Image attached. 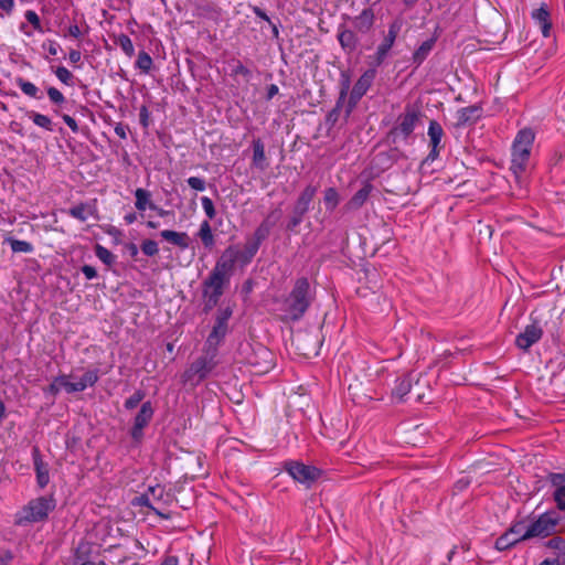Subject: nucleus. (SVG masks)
Instances as JSON below:
<instances>
[{"instance_id":"22","label":"nucleus","mask_w":565,"mask_h":565,"mask_svg":"<svg viewBox=\"0 0 565 565\" xmlns=\"http://www.w3.org/2000/svg\"><path fill=\"white\" fill-rule=\"evenodd\" d=\"M532 18L539 24V26H540V29L542 31V34L545 38L550 36V31H551L552 24H551V21H550V13H548V11L544 7H541V8H539V9L533 11Z\"/></svg>"},{"instance_id":"36","label":"nucleus","mask_w":565,"mask_h":565,"mask_svg":"<svg viewBox=\"0 0 565 565\" xmlns=\"http://www.w3.org/2000/svg\"><path fill=\"white\" fill-rule=\"evenodd\" d=\"M98 379L99 375L97 370H88L76 383L78 384V387H81V392H83L87 387L95 385Z\"/></svg>"},{"instance_id":"1","label":"nucleus","mask_w":565,"mask_h":565,"mask_svg":"<svg viewBox=\"0 0 565 565\" xmlns=\"http://www.w3.org/2000/svg\"><path fill=\"white\" fill-rule=\"evenodd\" d=\"M235 258L236 254L232 249H225L204 280L203 296L206 309H212L217 305L224 289L228 286L235 267Z\"/></svg>"},{"instance_id":"11","label":"nucleus","mask_w":565,"mask_h":565,"mask_svg":"<svg viewBox=\"0 0 565 565\" xmlns=\"http://www.w3.org/2000/svg\"><path fill=\"white\" fill-rule=\"evenodd\" d=\"M418 120V113L414 109L407 108L406 111L398 116L396 126L391 130L390 135L393 138L402 137L407 139L414 131Z\"/></svg>"},{"instance_id":"4","label":"nucleus","mask_w":565,"mask_h":565,"mask_svg":"<svg viewBox=\"0 0 565 565\" xmlns=\"http://www.w3.org/2000/svg\"><path fill=\"white\" fill-rule=\"evenodd\" d=\"M55 508V501L51 497H40L31 500L14 518V524L24 526L29 523L44 521Z\"/></svg>"},{"instance_id":"48","label":"nucleus","mask_w":565,"mask_h":565,"mask_svg":"<svg viewBox=\"0 0 565 565\" xmlns=\"http://www.w3.org/2000/svg\"><path fill=\"white\" fill-rule=\"evenodd\" d=\"M547 481L552 484L554 488H565V472H551L547 476Z\"/></svg>"},{"instance_id":"59","label":"nucleus","mask_w":565,"mask_h":565,"mask_svg":"<svg viewBox=\"0 0 565 565\" xmlns=\"http://www.w3.org/2000/svg\"><path fill=\"white\" fill-rule=\"evenodd\" d=\"M13 8H14V0H0V9L6 13V14H11V12L13 11Z\"/></svg>"},{"instance_id":"60","label":"nucleus","mask_w":565,"mask_h":565,"mask_svg":"<svg viewBox=\"0 0 565 565\" xmlns=\"http://www.w3.org/2000/svg\"><path fill=\"white\" fill-rule=\"evenodd\" d=\"M82 271L85 275V277L89 280L96 278V276H97L96 269L89 265H84L82 267Z\"/></svg>"},{"instance_id":"10","label":"nucleus","mask_w":565,"mask_h":565,"mask_svg":"<svg viewBox=\"0 0 565 565\" xmlns=\"http://www.w3.org/2000/svg\"><path fill=\"white\" fill-rule=\"evenodd\" d=\"M214 356L215 352L207 350L206 355L196 359L185 371V381H192L194 379L202 381L205 379L215 366Z\"/></svg>"},{"instance_id":"64","label":"nucleus","mask_w":565,"mask_h":565,"mask_svg":"<svg viewBox=\"0 0 565 565\" xmlns=\"http://www.w3.org/2000/svg\"><path fill=\"white\" fill-rule=\"evenodd\" d=\"M160 565H179V559L177 556L170 555L167 556Z\"/></svg>"},{"instance_id":"9","label":"nucleus","mask_w":565,"mask_h":565,"mask_svg":"<svg viewBox=\"0 0 565 565\" xmlns=\"http://www.w3.org/2000/svg\"><path fill=\"white\" fill-rule=\"evenodd\" d=\"M292 344L299 354L311 358L318 355L321 341L317 333L298 331L292 338Z\"/></svg>"},{"instance_id":"15","label":"nucleus","mask_w":565,"mask_h":565,"mask_svg":"<svg viewBox=\"0 0 565 565\" xmlns=\"http://www.w3.org/2000/svg\"><path fill=\"white\" fill-rule=\"evenodd\" d=\"M373 186L371 183H365L343 206L345 212L359 210L369 199Z\"/></svg>"},{"instance_id":"23","label":"nucleus","mask_w":565,"mask_h":565,"mask_svg":"<svg viewBox=\"0 0 565 565\" xmlns=\"http://www.w3.org/2000/svg\"><path fill=\"white\" fill-rule=\"evenodd\" d=\"M72 217L85 222L89 215H95L96 207L89 203H79L67 211Z\"/></svg>"},{"instance_id":"45","label":"nucleus","mask_w":565,"mask_h":565,"mask_svg":"<svg viewBox=\"0 0 565 565\" xmlns=\"http://www.w3.org/2000/svg\"><path fill=\"white\" fill-rule=\"evenodd\" d=\"M56 77L65 85L72 86L74 75L64 66H58L54 71Z\"/></svg>"},{"instance_id":"56","label":"nucleus","mask_w":565,"mask_h":565,"mask_svg":"<svg viewBox=\"0 0 565 565\" xmlns=\"http://www.w3.org/2000/svg\"><path fill=\"white\" fill-rule=\"evenodd\" d=\"M25 19L29 23H31L33 25V28L35 30H41V21H40V18L38 15V13L33 10H28L25 12Z\"/></svg>"},{"instance_id":"51","label":"nucleus","mask_w":565,"mask_h":565,"mask_svg":"<svg viewBox=\"0 0 565 565\" xmlns=\"http://www.w3.org/2000/svg\"><path fill=\"white\" fill-rule=\"evenodd\" d=\"M201 204L209 220H213L216 215L213 201L207 196H202Z\"/></svg>"},{"instance_id":"50","label":"nucleus","mask_w":565,"mask_h":565,"mask_svg":"<svg viewBox=\"0 0 565 565\" xmlns=\"http://www.w3.org/2000/svg\"><path fill=\"white\" fill-rule=\"evenodd\" d=\"M141 250L147 256H154L159 252L158 244L152 239H146L141 244Z\"/></svg>"},{"instance_id":"37","label":"nucleus","mask_w":565,"mask_h":565,"mask_svg":"<svg viewBox=\"0 0 565 565\" xmlns=\"http://www.w3.org/2000/svg\"><path fill=\"white\" fill-rule=\"evenodd\" d=\"M323 202L329 211H333L340 202L338 191L334 188L326 189L323 193Z\"/></svg>"},{"instance_id":"3","label":"nucleus","mask_w":565,"mask_h":565,"mask_svg":"<svg viewBox=\"0 0 565 565\" xmlns=\"http://www.w3.org/2000/svg\"><path fill=\"white\" fill-rule=\"evenodd\" d=\"M312 300L310 285L307 278H299L285 301L286 318L290 320L300 319Z\"/></svg>"},{"instance_id":"25","label":"nucleus","mask_w":565,"mask_h":565,"mask_svg":"<svg viewBox=\"0 0 565 565\" xmlns=\"http://www.w3.org/2000/svg\"><path fill=\"white\" fill-rule=\"evenodd\" d=\"M253 164L260 170L267 168L265 147L260 139L253 141Z\"/></svg>"},{"instance_id":"57","label":"nucleus","mask_w":565,"mask_h":565,"mask_svg":"<svg viewBox=\"0 0 565 565\" xmlns=\"http://www.w3.org/2000/svg\"><path fill=\"white\" fill-rule=\"evenodd\" d=\"M61 385H60V377H55L53 380V382L45 388V392L46 393H50L51 395L55 396L58 394V392L61 391Z\"/></svg>"},{"instance_id":"18","label":"nucleus","mask_w":565,"mask_h":565,"mask_svg":"<svg viewBox=\"0 0 565 565\" xmlns=\"http://www.w3.org/2000/svg\"><path fill=\"white\" fill-rule=\"evenodd\" d=\"M160 236L171 243L174 246H178L181 249H186L190 247V236L185 232H175L172 230H163L160 232Z\"/></svg>"},{"instance_id":"6","label":"nucleus","mask_w":565,"mask_h":565,"mask_svg":"<svg viewBox=\"0 0 565 565\" xmlns=\"http://www.w3.org/2000/svg\"><path fill=\"white\" fill-rule=\"evenodd\" d=\"M318 191L317 185L309 184L299 194L291 212V216L287 224L289 231H294L301 222L306 213L309 211L311 202Z\"/></svg>"},{"instance_id":"52","label":"nucleus","mask_w":565,"mask_h":565,"mask_svg":"<svg viewBox=\"0 0 565 565\" xmlns=\"http://www.w3.org/2000/svg\"><path fill=\"white\" fill-rule=\"evenodd\" d=\"M145 393L142 391H136L130 397H128L125 402V407L127 409H132L137 407V405L143 399Z\"/></svg>"},{"instance_id":"12","label":"nucleus","mask_w":565,"mask_h":565,"mask_svg":"<svg viewBox=\"0 0 565 565\" xmlns=\"http://www.w3.org/2000/svg\"><path fill=\"white\" fill-rule=\"evenodd\" d=\"M401 30V22L394 21L390 24L388 32L384 38L383 42L377 46L376 53L374 55V63L376 66L381 65L386 58L390 50L392 49L398 32Z\"/></svg>"},{"instance_id":"20","label":"nucleus","mask_w":565,"mask_h":565,"mask_svg":"<svg viewBox=\"0 0 565 565\" xmlns=\"http://www.w3.org/2000/svg\"><path fill=\"white\" fill-rule=\"evenodd\" d=\"M226 249H232L236 254L235 264L242 262L248 264L258 252L257 243H252L249 239L246 242L244 249L238 250L236 247L230 246Z\"/></svg>"},{"instance_id":"40","label":"nucleus","mask_w":565,"mask_h":565,"mask_svg":"<svg viewBox=\"0 0 565 565\" xmlns=\"http://www.w3.org/2000/svg\"><path fill=\"white\" fill-rule=\"evenodd\" d=\"M95 255L107 266H111L116 260V256L106 247L99 244L95 246Z\"/></svg>"},{"instance_id":"39","label":"nucleus","mask_w":565,"mask_h":565,"mask_svg":"<svg viewBox=\"0 0 565 565\" xmlns=\"http://www.w3.org/2000/svg\"><path fill=\"white\" fill-rule=\"evenodd\" d=\"M520 542V537H513L509 531H507L504 534H502L499 539L495 541V548L498 551H505Z\"/></svg>"},{"instance_id":"24","label":"nucleus","mask_w":565,"mask_h":565,"mask_svg":"<svg viewBox=\"0 0 565 565\" xmlns=\"http://www.w3.org/2000/svg\"><path fill=\"white\" fill-rule=\"evenodd\" d=\"M338 40L343 50L351 53L358 46V38L352 30L343 29L338 33Z\"/></svg>"},{"instance_id":"58","label":"nucleus","mask_w":565,"mask_h":565,"mask_svg":"<svg viewBox=\"0 0 565 565\" xmlns=\"http://www.w3.org/2000/svg\"><path fill=\"white\" fill-rule=\"evenodd\" d=\"M62 119L63 121L68 126V128L73 131V132H77L78 131V125L76 122V120L71 117L70 115H62Z\"/></svg>"},{"instance_id":"5","label":"nucleus","mask_w":565,"mask_h":565,"mask_svg":"<svg viewBox=\"0 0 565 565\" xmlns=\"http://www.w3.org/2000/svg\"><path fill=\"white\" fill-rule=\"evenodd\" d=\"M559 518L555 511H548L541 514L537 519L529 523L522 539L547 537L556 532Z\"/></svg>"},{"instance_id":"38","label":"nucleus","mask_w":565,"mask_h":565,"mask_svg":"<svg viewBox=\"0 0 565 565\" xmlns=\"http://www.w3.org/2000/svg\"><path fill=\"white\" fill-rule=\"evenodd\" d=\"M115 44L118 45L129 57L135 54L132 41L127 34L121 33L116 36Z\"/></svg>"},{"instance_id":"55","label":"nucleus","mask_w":565,"mask_h":565,"mask_svg":"<svg viewBox=\"0 0 565 565\" xmlns=\"http://www.w3.org/2000/svg\"><path fill=\"white\" fill-rule=\"evenodd\" d=\"M190 188L196 191H204L205 190V181L198 177H190L186 180Z\"/></svg>"},{"instance_id":"43","label":"nucleus","mask_w":565,"mask_h":565,"mask_svg":"<svg viewBox=\"0 0 565 565\" xmlns=\"http://www.w3.org/2000/svg\"><path fill=\"white\" fill-rule=\"evenodd\" d=\"M547 546L556 551L558 558L565 561V540L562 537H553L547 542Z\"/></svg>"},{"instance_id":"30","label":"nucleus","mask_w":565,"mask_h":565,"mask_svg":"<svg viewBox=\"0 0 565 565\" xmlns=\"http://www.w3.org/2000/svg\"><path fill=\"white\" fill-rule=\"evenodd\" d=\"M198 236L202 241L204 247L211 249L214 246L215 239L209 221H203L201 223Z\"/></svg>"},{"instance_id":"28","label":"nucleus","mask_w":565,"mask_h":565,"mask_svg":"<svg viewBox=\"0 0 565 565\" xmlns=\"http://www.w3.org/2000/svg\"><path fill=\"white\" fill-rule=\"evenodd\" d=\"M164 489L161 486L150 487L148 492L145 494V504L152 509L161 518L168 519L169 516L167 514H163L159 512L157 509H154L151 504L152 500H160L163 495Z\"/></svg>"},{"instance_id":"29","label":"nucleus","mask_w":565,"mask_h":565,"mask_svg":"<svg viewBox=\"0 0 565 565\" xmlns=\"http://www.w3.org/2000/svg\"><path fill=\"white\" fill-rule=\"evenodd\" d=\"M34 466L38 484L40 488H44L50 481L49 468L39 456L34 458Z\"/></svg>"},{"instance_id":"17","label":"nucleus","mask_w":565,"mask_h":565,"mask_svg":"<svg viewBox=\"0 0 565 565\" xmlns=\"http://www.w3.org/2000/svg\"><path fill=\"white\" fill-rule=\"evenodd\" d=\"M482 115V108L478 105H471L463 107L457 111L458 125H471L475 124Z\"/></svg>"},{"instance_id":"61","label":"nucleus","mask_w":565,"mask_h":565,"mask_svg":"<svg viewBox=\"0 0 565 565\" xmlns=\"http://www.w3.org/2000/svg\"><path fill=\"white\" fill-rule=\"evenodd\" d=\"M142 430H143V427L141 426H137V425H134L132 428H131V437L134 438V440L136 441H140L141 438H142Z\"/></svg>"},{"instance_id":"31","label":"nucleus","mask_w":565,"mask_h":565,"mask_svg":"<svg viewBox=\"0 0 565 565\" xmlns=\"http://www.w3.org/2000/svg\"><path fill=\"white\" fill-rule=\"evenodd\" d=\"M273 226L274 222L263 221L262 224L256 228L253 237L249 241L252 243H257V246L259 247L260 244L268 237Z\"/></svg>"},{"instance_id":"46","label":"nucleus","mask_w":565,"mask_h":565,"mask_svg":"<svg viewBox=\"0 0 565 565\" xmlns=\"http://www.w3.org/2000/svg\"><path fill=\"white\" fill-rule=\"evenodd\" d=\"M527 525H529V523H526L525 521L516 522V523H514V524L510 527L509 533H510L513 537H520V542H521V541H526L527 539H522L521 536H523L524 531H526V529H527Z\"/></svg>"},{"instance_id":"7","label":"nucleus","mask_w":565,"mask_h":565,"mask_svg":"<svg viewBox=\"0 0 565 565\" xmlns=\"http://www.w3.org/2000/svg\"><path fill=\"white\" fill-rule=\"evenodd\" d=\"M284 467L294 480L307 487H310L321 473L320 469L295 460L286 461Z\"/></svg>"},{"instance_id":"19","label":"nucleus","mask_w":565,"mask_h":565,"mask_svg":"<svg viewBox=\"0 0 565 565\" xmlns=\"http://www.w3.org/2000/svg\"><path fill=\"white\" fill-rule=\"evenodd\" d=\"M374 12L372 9H364L353 19V26L361 33H367L374 24Z\"/></svg>"},{"instance_id":"49","label":"nucleus","mask_w":565,"mask_h":565,"mask_svg":"<svg viewBox=\"0 0 565 565\" xmlns=\"http://www.w3.org/2000/svg\"><path fill=\"white\" fill-rule=\"evenodd\" d=\"M58 377L61 387L64 388L67 393L81 392V387H78V384L76 382H71L68 380V376L61 375Z\"/></svg>"},{"instance_id":"2","label":"nucleus","mask_w":565,"mask_h":565,"mask_svg":"<svg viewBox=\"0 0 565 565\" xmlns=\"http://www.w3.org/2000/svg\"><path fill=\"white\" fill-rule=\"evenodd\" d=\"M535 134L531 128L521 129L512 143L510 170L519 180L530 167Z\"/></svg>"},{"instance_id":"63","label":"nucleus","mask_w":565,"mask_h":565,"mask_svg":"<svg viewBox=\"0 0 565 565\" xmlns=\"http://www.w3.org/2000/svg\"><path fill=\"white\" fill-rule=\"evenodd\" d=\"M82 54L78 50H71L68 54V58L73 64H76L81 61Z\"/></svg>"},{"instance_id":"47","label":"nucleus","mask_w":565,"mask_h":565,"mask_svg":"<svg viewBox=\"0 0 565 565\" xmlns=\"http://www.w3.org/2000/svg\"><path fill=\"white\" fill-rule=\"evenodd\" d=\"M47 96L56 106H62L66 102L65 96L55 87L47 88Z\"/></svg>"},{"instance_id":"14","label":"nucleus","mask_w":565,"mask_h":565,"mask_svg":"<svg viewBox=\"0 0 565 565\" xmlns=\"http://www.w3.org/2000/svg\"><path fill=\"white\" fill-rule=\"evenodd\" d=\"M374 72L367 71L361 77L358 79V82L354 84L351 94H350V100L353 103H356L370 88L373 79H374Z\"/></svg>"},{"instance_id":"13","label":"nucleus","mask_w":565,"mask_h":565,"mask_svg":"<svg viewBox=\"0 0 565 565\" xmlns=\"http://www.w3.org/2000/svg\"><path fill=\"white\" fill-rule=\"evenodd\" d=\"M543 335V330L537 322H533L516 337L515 344L521 350H529L534 343L539 342Z\"/></svg>"},{"instance_id":"32","label":"nucleus","mask_w":565,"mask_h":565,"mask_svg":"<svg viewBox=\"0 0 565 565\" xmlns=\"http://www.w3.org/2000/svg\"><path fill=\"white\" fill-rule=\"evenodd\" d=\"M15 84L21 89V92L26 96L36 98V99L42 97L40 89L33 83H31L22 77H18L15 79Z\"/></svg>"},{"instance_id":"26","label":"nucleus","mask_w":565,"mask_h":565,"mask_svg":"<svg viewBox=\"0 0 565 565\" xmlns=\"http://www.w3.org/2000/svg\"><path fill=\"white\" fill-rule=\"evenodd\" d=\"M435 43H436V39H434V38H430V39L424 41L419 45V47L414 52V54H413V62L416 65H420L427 58V56L429 55V53L434 49Z\"/></svg>"},{"instance_id":"44","label":"nucleus","mask_w":565,"mask_h":565,"mask_svg":"<svg viewBox=\"0 0 565 565\" xmlns=\"http://www.w3.org/2000/svg\"><path fill=\"white\" fill-rule=\"evenodd\" d=\"M11 249L14 253H31L33 252V246L31 243L20 239H10Z\"/></svg>"},{"instance_id":"16","label":"nucleus","mask_w":565,"mask_h":565,"mask_svg":"<svg viewBox=\"0 0 565 565\" xmlns=\"http://www.w3.org/2000/svg\"><path fill=\"white\" fill-rule=\"evenodd\" d=\"M256 358H259V361H253L250 359L249 363L256 367L257 373H267L273 369L274 355L269 350L266 348H259L258 352L256 353Z\"/></svg>"},{"instance_id":"41","label":"nucleus","mask_w":565,"mask_h":565,"mask_svg":"<svg viewBox=\"0 0 565 565\" xmlns=\"http://www.w3.org/2000/svg\"><path fill=\"white\" fill-rule=\"evenodd\" d=\"M87 550H88V546L87 544H81L76 552H75V561L78 562L81 561L82 563L79 565H106L105 562L100 561L99 563H95V562H92V561H87L86 559V556H87Z\"/></svg>"},{"instance_id":"42","label":"nucleus","mask_w":565,"mask_h":565,"mask_svg":"<svg viewBox=\"0 0 565 565\" xmlns=\"http://www.w3.org/2000/svg\"><path fill=\"white\" fill-rule=\"evenodd\" d=\"M152 63L153 62H152L151 56L147 52L141 51L138 54V58L136 61V66L139 70H141L143 73H149L151 70Z\"/></svg>"},{"instance_id":"54","label":"nucleus","mask_w":565,"mask_h":565,"mask_svg":"<svg viewBox=\"0 0 565 565\" xmlns=\"http://www.w3.org/2000/svg\"><path fill=\"white\" fill-rule=\"evenodd\" d=\"M232 74L233 75H241L248 79L250 77V71L245 67L242 62L236 61L232 67Z\"/></svg>"},{"instance_id":"21","label":"nucleus","mask_w":565,"mask_h":565,"mask_svg":"<svg viewBox=\"0 0 565 565\" xmlns=\"http://www.w3.org/2000/svg\"><path fill=\"white\" fill-rule=\"evenodd\" d=\"M135 198V206L138 211L143 212L146 209H157V205L151 201V193L146 189H136Z\"/></svg>"},{"instance_id":"35","label":"nucleus","mask_w":565,"mask_h":565,"mask_svg":"<svg viewBox=\"0 0 565 565\" xmlns=\"http://www.w3.org/2000/svg\"><path fill=\"white\" fill-rule=\"evenodd\" d=\"M412 380L409 376H403L397 380V383L393 390V396L403 399V397L411 391Z\"/></svg>"},{"instance_id":"33","label":"nucleus","mask_w":565,"mask_h":565,"mask_svg":"<svg viewBox=\"0 0 565 565\" xmlns=\"http://www.w3.org/2000/svg\"><path fill=\"white\" fill-rule=\"evenodd\" d=\"M444 136V129L439 122L431 120L428 127V137L430 146L440 147L441 138Z\"/></svg>"},{"instance_id":"53","label":"nucleus","mask_w":565,"mask_h":565,"mask_svg":"<svg viewBox=\"0 0 565 565\" xmlns=\"http://www.w3.org/2000/svg\"><path fill=\"white\" fill-rule=\"evenodd\" d=\"M553 499L557 509L565 512V488H555Z\"/></svg>"},{"instance_id":"27","label":"nucleus","mask_w":565,"mask_h":565,"mask_svg":"<svg viewBox=\"0 0 565 565\" xmlns=\"http://www.w3.org/2000/svg\"><path fill=\"white\" fill-rule=\"evenodd\" d=\"M153 412L154 411L151 403L145 402L135 417L134 425L141 426L145 428L150 423L153 416Z\"/></svg>"},{"instance_id":"8","label":"nucleus","mask_w":565,"mask_h":565,"mask_svg":"<svg viewBox=\"0 0 565 565\" xmlns=\"http://www.w3.org/2000/svg\"><path fill=\"white\" fill-rule=\"evenodd\" d=\"M232 316V310L225 308L220 310L216 316L215 324L206 339V347L209 351L216 352L217 347L224 340L228 331V320Z\"/></svg>"},{"instance_id":"62","label":"nucleus","mask_w":565,"mask_h":565,"mask_svg":"<svg viewBox=\"0 0 565 565\" xmlns=\"http://www.w3.org/2000/svg\"><path fill=\"white\" fill-rule=\"evenodd\" d=\"M139 118H140V124L143 127H147L148 126V120H149V113H148V109H147L146 106L141 107L140 113H139Z\"/></svg>"},{"instance_id":"34","label":"nucleus","mask_w":565,"mask_h":565,"mask_svg":"<svg viewBox=\"0 0 565 565\" xmlns=\"http://www.w3.org/2000/svg\"><path fill=\"white\" fill-rule=\"evenodd\" d=\"M28 117L38 127H41L47 131H53V122L49 116L31 110L28 113Z\"/></svg>"}]
</instances>
